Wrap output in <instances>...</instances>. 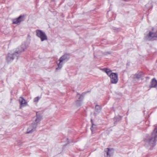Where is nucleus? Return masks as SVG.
Masks as SVG:
<instances>
[{
	"label": "nucleus",
	"mask_w": 157,
	"mask_h": 157,
	"mask_svg": "<svg viewBox=\"0 0 157 157\" xmlns=\"http://www.w3.org/2000/svg\"><path fill=\"white\" fill-rule=\"evenodd\" d=\"M136 78H139L141 77V75L140 74H139L136 75Z\"/></svg>",
	"instance_id": "aec40b11"
},
{
	"label": "nucleus",
	"mask_w": 157,
	"mask_h": 157,
	"mask_svg": "<svg viewBox=\"0 0 157 157\" xmlns=\"http://www.w3.org/2000/svg\"><path fill=\"white\" fill-rule=\"evenodd\" d=\"M104 151L106 152V157H112L113 156L114 151L113 149L107 148L105 149Z\"/></svg>",
	"instance_id": "1a4fd4ad"
},
{
	"label": "nucleus",
	"mask_w": 157,
	"mask_h": 157,
	"mask_svg": "<svg viewBox=\"0 0 157 157\" xmlns=\"http://www.w3.org/2000/svg\"><path fill=\"white\" fill-rule=\"evenodd\" d=\"M157 141V128H155L152 134L146 139L144 141L145 146L146 147H154Z\"/></svg>",
	"instance_id": "f257e3e1"
},
{
	"label": "nucleus",
	"mask_w": 157,
	"mask_h": 157,
	"mask_svg": "<svg viewBox=\"0 0 157 157\" xmlns=\"http://www.w3.org/2000/svg\"><path fill=\"white\" fill-rule=\"evenodd\" d=\"M69 56L68 54H64L59 59V62L58 63V67L56 68V70L58 69H60L62 67L64 63L63 62L64 61H67L69 59Z\"/></svg>",
	"instance_id": "f03ea898"
},
{
	"label": "nucleus",
	"mask_w": 157,
	"mask_h": 157,
	"mask_svg": "<svg viewBox=\"0 0 157 157\" xmlns=\"http://www.w3.org/2000/svg\"><path fill=\"white\" fill-rule=\"evenodd\" d=\"M36 124L35 123L31 124L28 128L26 133H30L33 132L36 130Z\"/></svg>",
	"instance_id": "6e6552de"
},
{
	"label": "nucleus",
	"mask_w": 157,
	"mask_h": 157,
	"mask_svg": "<svg viewBox=\"0 0 157 157\" xmlns=\"http://www.w3.org/2000/svg\"><path fill=\"white\" fill-rule=\"evenodd\" d=\"M36 33V36L40 39L41 41L47 40V36L44 32L40 30H37Z\"/></svg>",
	"instance_id": "7ed1b4c3"
},
{
	"label": "nucleus",
	"mask_w": 157,
	"mask_h": 157,
	"mask_svg": "<svg viewBox=\"0 0 157 157\" xmlns=\"http://www.w3.org/2000/svg\"><path fill=\"white\" fill-rule=\"evenodd\" d=\"M101 109V107L98 105H96L95 106V113H99Z\"/></svg>",
	"instance_id": "2eb2a0df"
},
{
	"label": "nucleus",
	"mask_w": 157,
	"mask_h": 157,
	"mask_svg": "<svg viewBox=\"0 0 157 157\" xmlns=\"http://www.w3.org/2000/svg\"><path fill=\"white\" fill-rule=\"evenodd\" d=\"M29 44L27 43L22 44L19 48L16 49V52L17 54H20L24 51L28 47Z\"/></svg>",
	"instance_id": "39448f33"
},
{
	"label": "nucleus",
	"mask_w": 157,
	"mask_h": 157,
	"mask_svg": "<svg viewBox=\"0 0 157 157\" xmlns=\"http://www.w3.org/2000/svg\"><path fill=\"white\" fill-rule=\"evenodd\" d=\"M40 98V97H36L33 100L34 102H38Z\"/></svg>",
	"instance_id": "a211bd4d"
},
{
	"label": "nucleus",
	"mask_w": 157,
	"mask_h": 157,
	"mask_svg": "<svg viewBox=\"0 0 157 157\" xmlns=\"http://www.w3.org/2000/svg\"><path fill=\"white\" fill-rule=\"evenodd\" d=\"M146 6L149 9L151 7V3L150 2L149 3H148L146 5Z\"/></svg>",
	"instance_id": "6ab92c4d"
},
{
	"label": "nucleus",
	"mask_w": 157,
	"mask_h": 157,
	"mask_svg": "<svg viewBox=\"0 0 157 157\" xmlns=\"http://www.w3.org/2000/svg\"><path fill=\"white\" fill-rule=\"evenodd\" d=\"M157 86V81L155 78H154L152 79L151 82L150 87H156Z\"/></svg>",
	"instance_id": "f8f14e48"
},
{
	"label": "nucleus",
	"mask_w": 157,
	"mask_h": 157,
	"mask_svg": "<svg viewBox=\"0 0 157 157\" xmlns=\"http://www.w3.org/2000/svg\"><path fill=\"white\" fill-rule=\"evenodd\" d=\"M19 101L21 105H26L27 104V102H26L24 98L22 97H20L19 98Z\"/></svg>",
	"instance_id": "4468645a"
},
{
	"label": "nucleus",
	"mask_w": 157,
	"mask_h": 157,
	"mask_svg": "<svg viewBox=\"0 0 157 157\" xmlns=\"http://www.w3.org/2000/svg\"><path fill=\"white\" fill-rule=\"evenodd\" d=\"M36 118L35 120V121L36 123L35 124H36L37 125V123L39 122L42 119V117L41 116L38 115L37 113H36Z\"/></svg>",
	"instance_id": "dca6fc26"
},
{
	"label": "nucleus",
	"mask_w": 157,
	"mask_h": 157,
	"mask_svg": "<svg viewBox=\"0 0 157 157\" xmlns=\"http://www.w3.org/2000/svg\"><path fill=\"white\" fill-rule=\"evenodd\" d=\"M145 38L148 40H153L157 39V32L150 31L145 36Z\"/></svg>",
	"instance_id": "20e7f679"
},
{
	"label": "nucleus",
	"mask_w": 157,
	"mask_h": 157,
	"mask_svg": "<svg viewBox=\"0 0 157 157\" xmlns=\"http://www.w3.org/2000/svg\"><path fill=\"white\" fill-rule=\"evenodd\" d=\"M103 71L105 72L110 77V76L112 75L113 73L112 72V71L110 69L107 68H104L102 69Z\"/></svg>",
	"instance_id": "ddd939ff"
},
{
	"label": "nucleus",
	"mask_w": 157,
	"mask_h": 157,
	"mask_svg": "<svg viewBox=\"0 0 157 157\" xmlns=\"http://www.w3.org/2000/svg\"><path fill=\"white\" fill-rule=\"evenodd\" d=\"M24 20L23 16H20L18 17L13 20V24H17L20 23Z\"/></svg>",
	"instance_id": "9b49d317"
},
{
	"label": "nucleus",
	"mask_w": 157,
	"mask_h": 157,
	"mask_svg": "<svg viewBox=\"0 0 157 157\" xmlns=\"http://www.w3.org/2000/svg\"><path fill=\"white\" fill-rule=\"evenodd\" d=\"M91 121L92 124V126L91 128V130L92 133H93V131L96 130L97 127L96 125L93 124L92 119H91Z\"/></svg>",
	"instance_id": "f3484780"
},
{
	"label": "nucleus",
	"mask_w": 157,
	"mask_h": 157,
	"mask_svg": "<svg viewBox=\"0 0 157 157\" xmlns=\"http://www.w3.org/2000/svg\"><path fill=\"white\" fill-rule=\"evenodd\" d=\"M18 54L16 52V50L13 53H9L7 56L6 59L8 62H12L14 59L15 56H17Z\"/></svg>",
	"instance_id": "423d86ee"
},
{
	"label": "nucleus",
	"mask_w": 157,
	"mask_h": 157,
	"mask_svg": "<svg viewBox=\"0 0 157 157\" xmlns=\"http://www.w3.org/2000/svg\"><path fill=\"white\" fill-rule=\"evenodd\" d=\"M77 97L78 98V99L76 101V104L77 106H79L82 103V101L83 99V97L82 95L78 94Z\"/></svg>",
	"instance_id": "9d476101"
},
{
	"label": "nucleus",
	"mask_w": 157,
	"mask_h": 157,
	"mask_svg": "<svg viewBox=\"0 0 157 157\" xmlns=\"http://www.w3.org/2000/svg\"><path fill=\"white\" fill-rule=\"evenodd\" d=\"M110 82L113 84H116L117 82L118 79V75L117 73H113L110 76Z\"/></svg>",
	"instance_id": "0eeeda50"
},
{
	"label": "nucleus",
	"mask_w": 157,
	"mask_h": 157,
	"mask_svg": "<svg viewBox=\"0 0 157 157\" xmlns=\"http://www.w3.org/2000/svg\"><path fill=\"white\" fill-rule=\"evenodd\" d=\"M124 1H128V0H124Z\"/></svg>",
	"instance_id": "412c9836"
}]
</instances>
